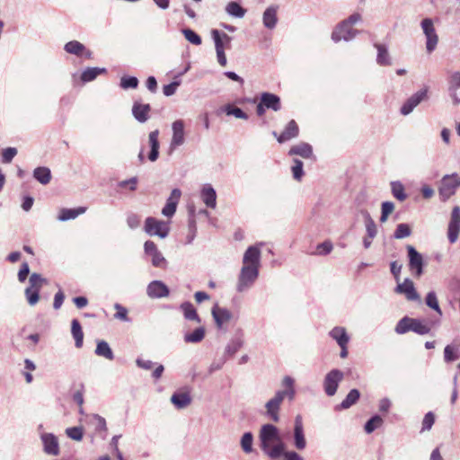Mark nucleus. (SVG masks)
Masks as SVG:
<instances>
[{
  "label": "nucleus",
  "mask_w": 460,
  "mask_h": 460,
  "mask_svg": "<svg viewBox=\"0 0 460 460\" xmlns=\"http://www.w3.org/2000/svg\"><path fill=\"white\" fill-rule=\"evenodd\" d=\"M344 374L339 369H332L328 372L323 379V389L328 396H333L342 381Z\"/></svg>",
  "instance_id": "nucleus-9"
},
{
  "label": "nucleus",
  "mask_w": 460,
  "mask_h": 460,
  "mask_svg": "<svg viewBox=\"0 0 460 460\" xmlns=\"http://www.w3.org/2000/svg\"><path fill=\"white\" fill-rule=\"evenodd\" d=\"M394 331L398 334L413 332L419 335H426L430 332L431 324L427 320L404 316L397 323Z\"/></svg>",
  "instance_id": "nucleus-3"
},
{
  "label": "nucleus",
  "mask_w": 460,
  "mask_h": 460,
  "mask_svg": "<svg viewBox=\"0 0 460 460\" xmlns=\"http://www.w3.org/2000/svg\"><path fill=\"white\" fill-rule=\"evenodd\" d=\"M376 47L378 51L376 58L377 64L380 66L390 65V58L386 48L380 44H376Z\"/></svg>",
  "instance_id": "nucleus-47"
},
{
  "label": "nucleus",
  "mask_w": 460,
  "mask_h": 460,
  "mask_svg": "<svg viewBox=\"0 0 460 460\" xmlns=\"http://www.w3.org/2000/svg\"><path fill=\"white\" fill-rule=\"evenodd\" d=\"M425 304L429 308L433 309L436 313H438L440 316L442 315V311L438 304V300L437 295L434 291H429L425 297Z\"/></svg>",
  "instance_id": "nucleus-43"
},
{
  "label": "nucleus",
  "mask_w": 460,
  "mask_h": 460,
  "mask_svg": "<svg viewBox=\"0 0 460 460\" xmlns=\"http://www.w3.org/2000/svg\"><path fill=\"white\" fill-rule=\"evenodd\" d=\"M40 290L38 288L28 287L25 289V296L30 305H35L40 299Z\"/></svg>",
  "instance_id": "nucleus-51"
},
{
  "label": "nucleus",
  "mask_w": 460,
  "mask_h": 460,
  "mask_svg": "<svg viewBox=\"0 0 460 460\" xmlns=\"http://www.w3.org/2000/svg\"><path fill=\"white\" fill-rule=\"evenodd\" d=\"M93 419L94 420V425H95V430L98 431V432H101V431H106L107 430V425H106V420L103 417L98 415V414H94L93 416Z\"/></svg>",
  "instance_id": "nucleus-63"
},
{
  "label": "nucleus",
  "mask_w": 460,
  "mask_h": 460,
  "mask_svg": "<svg viewBox=\"0 0 460 460\" xmlns=\"http://www.w3.org/2000/svg\"><path fill=\"white\" fill-rule=\"evenodd\" d=\"M144 230L150 236L156 235L164 239L169 234L170 227L167 222L148 217L145 220Z\"/></svg>",
  "instance_id": "nucleus-7"
},
{
  "label": "nucleus",
  "mask_w": 460,
  "mask_h": 460,
  "mask_svg": "<svg viewBox=\"0 0 460 460\" xmlns=\"http://www.w3.org/2000/svg\"><path fill=\"white\" fill-rule=\"evenodd\" d=\"M146 294L150 298H164L169 296L170 290L163 281L153 280L147 285Z\"/></svg>",
  "instance_id": "nucleus-18"
},
{
  "label": "nucleus",
  "mask_w": 460,
  "mask_h": 460,
  "mask_svg": "<svg viewBox=\"0 0 460 460\" xmlns=\"http://www.w3.org/2000/svg\"><path fill=\"white\" fill-rule=\"evenodd\" d=\"M260 447L262 452L270 459L281 457L283 449L286 448L282 441L279 431L273 424H264L259 432Z\"/></svg>",
  "instance_id": "nucleus-1"
},
{
  "label": "nucleus",
  "mask_w": 460,
  "mask_h": 460,
  "mask_svg": "<svg viewBox=\"0 0 460 460\" xmlns=\"http://www.w3.org/2000/svg\"><path fill=\"white\" fill-rule=\"evenodd\" d=\"M45 282H46V279H43L40 274L32 273L29 279V283H30L29 287L38 288L39 290H40L43 283H45Z\"/></svg>",
  "instance_id": "nucleus-59"
},
{
  "label": "nucleus",
  "mask_w": 460,
  "mask_h": 460,
  "mask_svg": "<svg viewBox=\"0 0 460 460\" xmlns=\"http://www.w3.org/2000/svg\"><path fill=\"white\" fill-rule=\"evenodd\" d=\"M200 198L208 208H215L217 206V192L211 184H204L200 191Z\"/></svg>",
  "instance_id": "nucleus-23"
},
{
  "label": "nucleus",
  "mask_w": 460,
  "mask_h": 460,
  "mask_svg": "<svg viewBox=\"0 0 460 460\" xmlns=\"http://www.w3.org/2000/svg\"><path fill=\"white\" fill-rule=\"evenodd\" d=\"M16 154L17 149L15 147H7L4 149L2 153V162L4 164L11 163Z\"/></svg>",
  "instance_id": "nucleus-61"
},
{
  "label": "nucleus",
  "mask_w": 460,
  "mask_h": 460,
  "mask_svg": "<svg viewBox=\"0 0 460 460\" xmlns=\"http://www.w3.org/2000/svg\"><path fill=\"white\" fill-rule=\"evenodd\" d=\"M188 229L189 233L186 237V243L190 244L195 239L197 234V225L193 216H190V217L189 218Z\"/></svg>",
  "instance_id": "nucleus-52"
},
{
  "label": "nucleus",
  "mask_w": 460,
  "mask_h": 460,
  "mask_svg": "<svg viewBox=\"0 0 460 460\" xmlns=\"http://www.w3.org/2000/svg\"><path fill=\"white\" fill-rule=\"evenodd\" d=\"M106 73V68L87 67L81 75V80L84 83L94 80L99 75Z\"/></svg>",
  "instance_id": "nucleus-39"
},
{
  "label": "nucleus",
  "mask_w": 460,
  "mask_h": 460,
  "mask_svg": "<svg viewBox=\"0 0 460 460\" xmlns=\"http://www.w3.org/2000/svg\"><path fill=\"white\" fill-rule=\"evenodd\" d=\"M360 397V393L358 389H351L347 394L346 398L338 406L339 409L346 410L354 405Z\"/></svg>",
  "instance_id": "nucleus-37"
},
{
  "label": "nucleus",
  "mask_w": 460,
  "mask_h": 460,
  "mask_svg": "<svg viewBox=\"0 0 460 460\" xmlns=\"http://www.w3.org/2000/svg\"><path fill=\"white\" fill-rule=\"evenodd\" d=\"M40 439L43 445V451L49 456H57L60 453L58 438L53 433H42Z\"/></svg>",
  "instance_id": "nucleus-16"
},
{
  "label": "nucleus",
  "mask_w": 460,
  "mask_h": 460,
  "mask_svg": "<svg viewBox=\"0 0 460 460\" xmlns=\"http://www.w3.org/2000/svg\"><path fill=\"white\" fill-rule=\"evenodd\" d=\"M435 422V415L433 412L429 411L425 414L422 420L421 431L430 430Z\"/></svg>",
  "instance_id": "nucleus-60"
},
{
  "label": "nucleus",
  "mask_w": 460,
  "mask_h": 460,
  "mask_svg": "<svg viewBox=\"0 0 460 460\" xmlns=\"http://www.w3.org/2000/svg\"><path fill=\"white\" fill-rule=\"evenodd\" d=\"M181 309L182 310L183 315L187 320L200 323V318L198 315L197 311L192 304H190V302H185L181 304Z\"/></svg>",
  "instance_id": "nucleus-40"
},
{
  "label": "nucleus",
  "mask_w": 460,
  "mask_h": 460,
  "mask_svg": "<svg viewBox=\"0 0 460 460\" xmlns=\"http://www.w3.org/2000/svg\"><path fill=\"white\" fill-rule=\"evenodd\" d=\"M391 190H392L393 196L396 199H398L400 201H403L406 199L407 195L405 193L404 187L402 182L392 181L391 182Z\"/></svg>",
  "instance_id": "nucleus-45"
},
{
  "label": "nucleus",
  "mask_w": 460,
  "mask_h": 460,
  "mask_svg": "<svg viewBox=\"0 0 460 460\" xmlns=\"http://www.w3.org/2000/svg\"><path fill=\"white\" fill-rule=\"evenodd\" d=\"M171 402L177 409H184L190 404L191 398L189 393L177 392L172 395Z\"/></svg>",
  "instance_id": "nucleus-30"
},
{
  "label": "nucleus",
  "mask_w": 460,
  "mask_h": 460,
  "mask_svg": "<svg viewBox=\"0 0 460 460\" xmlns=\"http://www.w3.org/2000/svg\"><path fill=\"white\" fill-rule=\"evenodd\" d=\"M383 419L376 414L374 416H372L365 424L364 426V429L366 431V433L367 434H371L372 432H374L377 428L381 427V425L383 424Z\"/></svg>",
  "instance_id": "nucleus-44"
},
{
  "label": "nucleus",
  "mask_w": 460,
  "mask_h": 460,
  "mask_svg": "<svg viewBox=\"0 0 460 460\" xmlns=\"http://www.w3.org/2000/svg\"><path fill=\"white\" fill-rule=\"evenodd\" d=\"M211 314L217 328H222L223 324L232 318V313L226 308L220 307L217 304L213 306Z\"/></svg>",
  "instance_id": "nucleus-21"
},
{
  "label": "nucleus",
  "mask_w": 460,
  "mask_h": 460,
  "mask_svg": "<svg viewBox=\"0 0 460 460\" xmlns=\"http://www.w3.org/2000/svg\"><path fill=\"white\" fill-rule=\"evenodd\" d=\"M65 50L67 53L81 57L83 56V53L85 50V47L84 46V44L77 40H72L65 45Z\"/></svg>",
  "instance_id": "nucleus-42"
},
{
  "label": "nucleus",
  "mask_w": 460,
  "mask_h": 460,
  "mask_svg": "<svg viewBox=\"0 0 460 460\" xmlns=\"http://www.w3.org/2000/svg\"><path fill=\"white\" fill-rule=\"evenodd\" d=\"M262 243H260L257 245H252L246 249L243 256V266L260 270L261 256L260 247Z\"/></svg>",
  "instance_id": "nucleus-10"
},
{
  "label": "nucleus",
  "mask_w": 460,
  "mask_h": 460,
  "mask_svg": "<svg viewBox=\"0 0 460 460\" xmlns=\"http://www.w3.org/2000/svg\"><path fill=\"white\" fill-rule=\"evenodd\" d=\"M241 447L243 451L246 454H250L252 452V444H253V436L252 432H245L241 438Z\"/></svg>",
  "instance_id": "nucleus-46"
},
{
  "label": "nucleus",
  "mask_w": 460,
  "mask_h": 460,
  "mask_svg": "<svg viewBox=\"0 0 460 460\" xmlns=\"http://www.w3.org/2000/svg\"><path fill=\"white\" fill-rule=\"evenodd\" d=\"M159 130L155 129L154 131H151L148 135V143L150 146V152L148 154V159L151 162H155L159 157Z\"/></svg>",
  "instance_id": "nucleus-25"
},
{
  "label": "nucleus",
  "mask_w": 460,
  "mask_h": 460,
  "mask_svg": "<svg viewBox=\"0 0 460 460\" xmlns=\"http://www.w3.org/2000/svg\"><path fill=\"white\" fill-rule=\"evenodd\" d=\"M358 31L352 29L350 26H347L345 22H340L332 33V40L334 42L341 40L349 41L353 40L358 34Z\"/></svg>",
  "instance_id": "nucleus-15"
},
{
  "label": "nucleus",
  "mask_w": 460,
  "mask_h": 460,
  "mask_svg": "<svg viewBox=\"0 0 460 460\" xmlns=\"http://www.w3.org/2000/svg\"><path fill=\"white\" fill-rule=\"evenodd\" d=\"M184 121L177 119L172 124V138L169 146V154L185 143Z\"/></svg>",
  "instance_id": "nucleus-8"
},
{
  "label": "nucleus",
  "mask_w": 460,
  "mask_h": 460,
  "mask_svg": "<svg viewBox=\"0 0 460 460\" xmlns=\"http://www.w3.org/2000/svg\"><path fill=\"white\" fill-rule=\"evenodd\" d=\"M277 11H278L277 5H270L264 11L263 16H262V22H263V25L266 28H268V29L275 28L277 22H278Z\"/></svg>",
  "instance_id": "nucleus-27"
},
{
  "label": "nucleus",
  "mask_w": 460,
  "mask_h": 460,
  "mask_svg": "<svg viewBox=\"0 0 460 460\" xmlns=\"http://www.w3.org/2000/svg\"><path fill=\"white\" fill-rule=\"evenodd\" d=\"M298 125L294 119H291L280 135H278L276 131H273L272 135L277 138L279 143H284L286 141L296 137L298 136Z\"/></svg>",
  "instance_id": "nucleus-19"
},
{
  "label": "nucleus",
  "mask_w": 460,
  "mask_h": 460,
  "mask_svg": "<svg viewBox=\"0 0 460 460\" xmlns=\"http://www.w3.org/2000/svg\"><path fill=\"white\" fill-rule=\"evenodd\" d=\"M145 253L151 257V262L154 267L165 268L167 261L162 252L157 249L153 241H146L144 243Z\"/></svg>",
  "instance_id": "nucleus-13"
},
{
  "label": "nucleus",
  "mask_w": 460,
  "mask_h": 460,
  "mask_svg": "<svg viewBox=\"0 0 460 460\" xmlns=\"http://www.w3.org/2000/svg\"><path fill=\"white\" fill-rule=\"evenodd\" d=\"M394 291L398 294L404 295L409 301L420 302V296L416 291L412 280L410 279H405L402 283H399Z\"/></svg>",
  "instance_id": "nucleus-17"
},
{
  "label": "nucleus",
  "mask_w": 460,
  "mask_h": 460,
  "mask_svg": "<svg viewBox=\"0 0 460 460\" xmlns=\"http://www.w3.org/2000/svg\"><path fill=\"white\" fill-rule=\"evenodd\" d=\"M449 96L454 104L460 103V72L454 73L449 80Z\"/></svg>",
  "instance_id": "nucleus-22"
},
{
  "label": "nucleus",
  "mask_w": 460,
  "mask_h": 460,
  "mask_svg": "<svg viewBox=\"0 0 460 460\" xmlns=\"http://www.w3.org/2000/svg\"><path fill=\"white\" fill-rule=\"evenodd\" d=\"M260 270L242 266L236 282V291L243 293L250 290L259 277Z\"/></svg>",
  "instance_id": "nucleus-4"
},
{
  "label": "nucleus",
  "mask_w": 460,
  "mask_h": 460,
  "mask_svg": "<svg viewBox=\"0 0 460 460\" xmlns=\"http://www.w3.org/2000/svg\"><path fill=\"white\" fill-rule=\"evenodd\" d=\"M261 102L268 109L279 111L281 109L280 98L271 93H262L261 94Z\"/></svg>",
  "instance_id": "nucleus-24"
},
{
  "label": "nucleus",
  "mask_w": 460,
  "mask_h": 460,
  "mask_svg": "<svg viewBox=\"0 0 460 460\" xmlns=\"http://www.w3.org/2000/svg\"><path fill=\"white\" fill-rule=\"evenodd\" d=\"M428 98V89H421L412 94L401 107V113L404 116L409 115L424 100Z\"/></svg>",
  "instance_id": "nucleus-14"
},
{
  "label": "nucleus",
  "mask_w": 460,
  "mask_h": 460,
  "mask_svg": "<svg viewBox=\"0 0 460 460\" xmlns=\"http://www.w3.org/2000/svg\"><path fill=\"white\" fill-rule=\"evenodd\" d=\"M329 336L334 340L339 346L342 344H348L349 341V336L344 327L336 326L329 332Z\"/></svg>",
  "instance_id": "nucleus-28"
},
{
  "label": "nucleus",
  "mask_w": 460,
  "mask_h": 460,
  "mask_svg": "<svg viewBox=\"0 0 460 460\" xmlns=\"http://www.w3.org/2000/svg\"><path fill=\"white\" fill-rule=\"evenodd\" d=\"M95 354L109 360H112L114 358V354L110 345L105 341H100L97 342Z\"/></svg>",
  "instance_id": "nucleus-38"
},
{
  "label": "nucleus",
  "mask_w": 460,
  "mask_h": 460,
  "mask_svg": "<svg viewBox=\"0 0 460 460\" xmlns=\"http://www.w3.org/2000/svg\"><path fill=\"white\" fill-rule=\"evenodd\" d=\"M289 155H299L303 158H310L313 155V148L308 143H299L293 146L289 152Z\"/></svg>",
  "instance_id": "nucleus-29"
},
{
  "label": "nucleus",
  "mask_w": 460,
  "mask_h": 460,
  "mask_svg": "<svg viewBox=\"0 0 460 460\" xmlns=\"http://www.w3.org/2000/svg\"><path fill=\"white\" fill-rule=\"evenodd\" d=\"M211 36L215 43L216 52L225 51V43L219 31L214 29L211 31Z\"/></svg>",
  "instance_id": "nucleus-56"
},
{
  "label": "nucleus",
  "mask_w": 460,
  "mask_h": 460,
  "mask_svg": "<svg viewBox=\"0 0 460 460\" xmlns=\"http://www.w3.org/2000/svg\"><path fill=\"white\" fill-rule=\"evenodd\" d=\"M294 442L296 448L298 450H303L306 447V440L304 434L302 417L300 415H297L295 418Z\"/></svg>",
  "instance_id": "nucleus-20"
},
{
  "label": "nucleus",
  "mask_w": 460,
  "mask_h": 460,
  "mask_svg": "<svg viewBox=\"0 0 460 460\" xmlns=\"http://www.w3.org/2000/svg\"><path fill=\"white\" fill-rule=\"evenodd\" d=\"M223 111L228 116L232 115L237 119H248V115L242 109L234 107L231 104L224 106Z\"/></svg>",
  "instance_id": "nucleus-48"
},
{
  "label": "nucleus",
  "mask_w": 460,
  "mask_h": 460,
  "mask_svg": "<svg viewBox=\"0 0 460 460\" xmlns=\"http://www.w3.org/2000/svg\"><path fill=\"white\" fill-rule=\"evenodd\" d=\"M380 222L387 221L388 216L394 211V204L392 201H385L382 203Z\"/></svg>",
  "instance_id": "nucleus-54"
},
{
  "label": "nucleus",
  "mask_w": 460,
  "mask_h": 460,
  "mask_svg": "<svg viewBox=\"0 0 460 460\" xmlns=\"http://www.w3.org/2000/svg\"><path fill=\"white\" fill-rule=\"evenodd\" d=\"M141 218L138 215L130 213L127 217V224L130 229H136L140 226Z\"/></svg>",
  "instance_id": "nucleus-64"
},
{
  "label": "nucleus",
  "mask_w": 460,
  "mask_h": 460,
  "mask_svg": "<svg viewBox=\"0 0 460 460\" xmlns=\"http://www.w3.org/2000/svg\"><path fill=\"white\" fill-rule=\"evenodd\" d=\"M294 383L295 381L291 376H286L282 380V385L285 387V390L278 391L274 397L266 402V414L271 420L275 422L279 420V411L285 397H288L289 401L294 400L296 394Z\"/></svg>",
  "instance_id": "nucleus-2"
},
{
  "label": "nucleus",
  "mask_w": 460,
  "mask_h": 460,
  "mask_svg": "<svg viewBox=\"0 0 460 460\" xmlns=\"http://www.w3.org/2000/svg\"><path fill=\"white\" fill-rule=\"evenodd\" d=\"M420 28L426 39V51L430 54L438 47V35L431 18H424L420 22Z\"/></svg>",
  "instance_id": "nucleus-6"
},
{
  "label": "nucleus",
  "mask_w": 460,
  "mask_h": 460,
  "mask_svg": "<svg viewBox=\"0 0 460 460\" xmlns=\"http://www.w3.org/2000/svg\"><path fill=\"white\" fill-rule=\"evenodd\" d=\"M460 233V207L455 206L452 208L450 220L447 227V238L450 243H455Z\"/></svg>",
  "instance_id": "nucleus-11"
},
{
  "label": "nucleus",
  "mask_w": 460,
  "mask_h": 460,
  "mask_svg": "<svg viewBox=\"0 0 460 460\" xmlns=\"http://www.w3.org/2000/svg\"><path fill=\"white\" fill-rule=\"evenodd\" d=\"M181 32L185 39L191 44L199 46L202 43L200 36L197 34L193 30L187 28L183 29Z\"/></svg>",
  "instance_id": "nucleus-50"
},
{
  "label": "nucleus",
  "mask_w": 460,
  "mask_h": 460,
  "mask_svg": "<svg viewBox=\"0 0 460 460\" xmlns=\"http://www.w3.org/2000/svg\"><path fill=\"white\" fill-rule=\"evenodd\" d=\"M226 12L228 15L232 17L243 18L246 13V9L241 6L239 3L232 1L226 4Z\"/></svg>",
  "instance_id": "nucleus-35"
},
{
  "label": "nucleus",
  "mask_w": 460,
  "mask_h": 460,
  "mask_svg": "<svg viewBox=\"0 0 460 460\" xmlns=\"http://www.w3.org/2000/svg\"><path fill=\"white\" fill-rule=\"evenodd\" d=\"M239 335H235L233 339L230 340L228 344L226 347L225 354L228 356H234L243 345V332H239Z\"/></svg>",
  "instance_id": "nucleus-32"
},
{
  "label": "nucleus",
  "mask_w": 460,
  "mask_h": 460,
  "mask_svg": "<svg viewBox=\"0 0 460 460\" xmlns=\"http://www.w3.org/2000/svg\"><path fill=\"white\" fill-rule=\"evenodd\" d=\"M366 227V235L375 238L377 234V226L367 211H362Z\"/></svg>",
  "instance_id": "nucleus-34"
},
{
  "label": "nucleus",
  "mask_w": 460,
  "mask_h": 460,
  "mask_svg": "<svg viewBox=\"0 0 460 460\" xmlns=\"http://www.w3.org/2000/svg\"><path fill=\"white\" fill-rule=\"evenodd\" d=\"M205 337V329L203 327L196 328L192 332L185 333L184 341L186 343L200 342Z\"/></svg>",
  "instance_id": "nucleus-41"
},
{
  "label": "nucleus",
  "mask_w": 460,
  "mask_h": 460,
  "mask_svg": "<svg viewBox=\"0 0 460 460\" xmlns=\"http://www.w3.org/2000/svg\"><path fill=\"white\" fill-rule=\"evenodd\" d=\"M458 350L457 348H455L451 345L446 346L444 349V359L446 362H452L456 360L459 358V355L456 353Z\"/></svg>",
  "instance_id": "nucleus-57"
},
{
  "label": "nucleus",
  "mask_w": 460,
  "mask_h": 460,
  "mask_svg": "<svg viewBox=\"0 0 460 460\" xmlns=\"http://www.w3.org/2000/svg\"><path fill=\"white\" fill-rule=\"evenodd\" d=\"M411 234V230L409 225L401 223L397 225L396 229L394 233V237L395 239H403L405 237L410 236Z\"/></svg>",
  "instance_id": "nucleus-49"
},
{
  "label": "nucleus",
  "mask_w": 460,
  "mask_h": 460,
  "mask_svg": "<svg viewBox=\"0 0 460 460\" xmlns=\"http://www.w3.org/2000/svg\"><path fill=\"white\" fill-rule=\"evenodd\" d=\"M66 436L75 441H81L84 437V430L82 427H71L66 429Z\"/></svg>",
  "instance_id": "nucleus-53"
},
{
  "label": "nucleus",
  "mask_w": 460,
  "mask_h": 460,
  "mask_svg": "<svg viewBox=\"0 0 460 460\" xmlns=\"http://www.w3.org/2000/svg\"><path fill=\"white\" fill-rule=\"evenodd\" d=\"M86 208L84 207H78L76 208H62L58 216V220L62 222L72 220L84 214Z\"/></svg>",
  "instance_id": "nucleus-31"
},
{
  "label": "nucleus",
  "mask_w": 460,
  "mask_h": 460,
  "mask_svg": "<svg viewBox=\"0 0 460 460\" xmlns=\"http://www.w3.org/2000/svg\"><path fill=\"white\" fill-rule=\"evenodd\" d=\"M332 243L329 241L319 243L316 247V253L318 255H327L332 251Z\"/></svg>",
  "instance_id": "nucleus-62"
},
{
  "label": "nucleus",
  "mask_w": 460,
  "mask_h": 460,
  "mask_svg": "<svg viewBox=\"0 0 460 460\" xmlns=\"http://www.w3.org/2000/svg\"><path fill=\"white\" fill-rule=\"evenodd\" d=\"M71 332L75 341V347L81 348L84 341V332L78 320L74 319L71 323Z\"/></svg>",
  "instance_id": "nucleus-36"
},
{
  "label": "nucleus",
  "mask_w": 460,
  "mask_h": 460,
  "mask_svg": "<svg viewBox=\"0 0 460 460\" xmlns=\"http://www.w3.org/2000/svg\"><path fill=\"white\" fill-rule=\"evenodd\" d=\"M150 111L151 107L149 104H142L138 102H135L132 107V114L140 123H144L149 119Z\"/></svg>",
  "instance_id": "nucleus-26"
},
{
  "label": "nucleus",
  "mask_w": 460,
  "mask_h": 460,
  "mask_svg": "<svg viewBox=\"0 0 460 460\" xmlns=\"http://www.w3.org/2000/svg\"><path fill=\"white\" fill-rule=\"evenodd\" d=\"M293 177L296 181H301L304 175L303 162L298 159H294V165L292 166Z\"/></svg>",
  "instance_id": "nucleus-58"
},
{
  "label": "nucleus",
  "mask_w": 460,
  "mask_h": 460,
  "mask_svg": "<svg viewBox=\"0 0 460 460\" xmlns=\"http://www.w3.org/2000/svg\"><path fill=\"white\" fill-rule=\"evenodd\" d=\"M119 85L123 89H135L138 85V79L135 76H122Z\"/></svg>",
  "instance_id": "nucleus-55"
},
{
  "label": "nucleus",
  "mask_w": 460,
  "mask_h": 460,
  "mask_svg": "<svg viewBox=\"0 0 460 460\" xmlns=\"http://www.w3.org/2000/svg\"><path fill=\"white\" fill-rule=\"evenodd\" d=\"M458 187H460V175L455 172L443 176L438 189L440 199L447 201L455 195Z\"/></svg>",
  "instance_id": "nucleus-5"
},
{
  "label": "nucleus",
  "mask_w": 460,
  "mask_h": 460,
  "mask_svg": "<svg viewBox=\"0 0 460 460\" xmlns=\"http://www.w3.org/2000/svg\"><path fill=\"white\" fill-rule=\"evenodd\" d=\"M33 177L43 185H47L51 181L50 169L45 166H40L34 169Z\"/></svg>",
  "instance_id": "nucleus-33"
},
{
  "label": "nucleus",
  "mask_w": 460,
  "mask_h": 460,
  "mask_svg": "<svg viewBox=\"0 0 460 460\" xmlns=\"http://www.w3.org/2000/svg\"><path fill=\"white\" fill-rule=\"evenodd\" d=\"M409 268L419 278L423 274L424 261L422 255L411 245L407 246Z\"/></svg>",
  "instance_id": "nucleus-12"
}]
</instances>
